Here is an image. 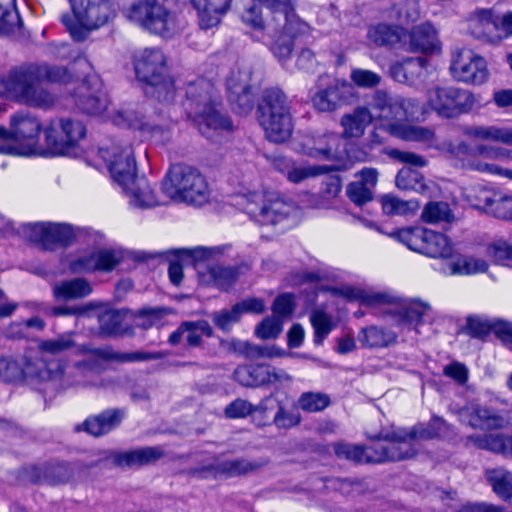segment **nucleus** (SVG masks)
Wrapping results in <instances>:
<instances>
[{"label": "nucleus", "mask_w": 512, "mask_h": 512, "mask_svg": "<svg viewBox=\"0 0 512 512\" xmlns=\"http://www.w3.org/2000/svg\"><path fill=\"white\" fill-rule=\"evenodd\" d=\"M174 254L177 257V260L170 262L168 275L171 283L178 286L183 279V266L179 260L187 258L192 261L199 262L210 257L211 250L204 247H196L193 249L182 248L175 250Z\"/></svg>", "instance_id": "40"}, {"label": "nucleus", "mask_w": 512, "mask_h": 512, "mask_svg": "<svg viewBox=\"0 0 512 512\" xmlns=\"http://www.w3.org/2000/svg\"><path fill=\"white\" fill-rule=\"evenodd\" d=\"M78 352L85 355V357L77 361L73 368L76 374L81 377L83 386L96 388H106L110 383V380L100 377L107 369L105 362H144L160 360L166 356L162 351L120 352L114 350L111 346L93 347L90 345L79 346Z\"/></svg>", "instance_id": "2"}, {"label": "nucleus", "mask_w": 512, "mask_h": 512, "mask_svg": "<svg viewBox=\"0 0 512 512\" xmlns=\"http://www.w3.org/2000/svg\"><path fill=\"white\" fill-rule=\"evenodd\" d=\"M126 16L144 30L165 38L173 37L181 28L177 14L166 5V0H137Z\"/></svg>", "instance_id": "8"}, {"label": "nucleus", "mask_w": 512, "mask_h": 512, "mask_svg": "<svg viewBox=\"0 0 512 512\" xmlns=\"http://www.w3.org/2000/svg\"><path fill=\"white\" fill-rule=\"evenodd\" d=\"M472 92L454 86H435L426 93L427 106L442 118L468 113L475 105Z\"/></svg>", "instance_id": "12"}, {"label": "nucleus", "mask_w": 512, "mask_h": 512, "mask_svg": "<svg viewBox=\"0 0 512 512\" xmlns=\"http://www.w3.org/2000/svg\"><path fill=\"white\" fill-rule=\"evenodd\" d=\"M267 463V460L251 461L244 458L224 460L214 465L195 469L192 471V474L201 478L217 476L237 477L255 473L267 465Z\"/></svg>", "instance_id": "23"}, {"label": "nucleus", "mask_w": 512, "mask_h": 512, "mask_svg": "<svg viewBox=\"0 0 512 512\" xmlns=\"http://www.w3.org/2000/svg\"><path fill=\"white\" fill-rule=\"evenodd\" d=\"M41 131L39 120L29 113H15L10 130L0 127V153L29 156L36 152Z\"/></svg>", "instance_id": "9"}, {"label": "nucleus", "mask_w": 512, "mask_h": 512, "mask_svg": "<svg viewBox=\"0 0 512 512\" xmlns=\"http://www.w3.org/2000/svg\"><path fill=\"white\" fill-rule=\"evenodd\" d=\"M329 404V396L319 392H305L298 399V406L307 412L324 410Z\"/></svg>", "instance_id": "63"}, {"label": "nucleus", "mask_w": 512, "mask_h": 512, "mask_svg": "<svg viewBox=\"0 0 512 512\" xmlns=\"http://www.w3.org/2000/svg\"><path fill=\"white\" fill-rule=\"evenodd\" d=\"M182 106L187 117L206 138H213L219 131L232 129L230 118L217 109L216 91L207 79L199 78L187 84Z\"/></svg>", "instance_id": "1"}, {"label": "nucleus", "mask_w": 512, "mask_h": 512, "mask_svg": "<svg viewBox=\"0 0 512 512\" xmlns=\"http://www.w3.org/2000/svg\"><path fill=\"white\" fill-rule=\"evenodd\" d=\"M334 452L339 459H345L354 463H371L368 457L373 454L372 445L364 447L349 443H336L333 445Z\"/></svg>", "instance_id": "51"}, {"label": "nucleus", "mask_w": 512, "mask_h": 512, "mask_svg": "<svg viewBox=\"0 0 512 512\" xmlns=\"http://www.w3.org/2000/svg\"><path fill=\"white\" fill-rule=\"evenodd\" d=\"M98 155L106 163L112 179L122 189L129 187L137 177V167L134 151L130 143L118 142L110 146L101 147Z\"/></svg>", "instance_id": "14"}, {"label": "nucleus", "mask_w": 512, "mask_h": 512, "mask_svg": "<svg viewBox=\"0 0 512 512\" xmlns=\"http://www.w3.org/2000/svg\"><path fill=\"white\" fill-rule=\"evenodd\" d=\"M310 321L314 328V342L321 344L333 328L331 316L322 310H314L310 315Z\"/></svg>", "instance_id": "61"}, {"label": "nucleus", "mask_w": 512, "mask_h": 512, "mask_svg": "<svg viewBox=\"0 0 512 512\" xmlns=\"http://www.w3.org/2000/svg\"><path fill=\"white\" fill-rule=\"evenodd\" d=\"M181 329L185 330V339L189 346H199L201 335L211 337L213 329L206 320L186 321L181 323Z\"/></svg>", "instance_id": "55"}, {"label": "nucleus", "mask_w": 512, "mask_h": 512, "mask_svg": "<svg viewBox=\"0 0 512 512\" xmlns=\"http://www.w3.org/2000/svg\"><path fill=\"white\" fill-rule=\"evenodd\" d=\"M332 170L327 165L295 166L290 164L286 172L287 179L292 183H300L308 178L328 173Z\"/></svg>", "instance_id": "57"}, {"label": "nucleus", "mask_w": 512, "mask_h": 512, "mask_svg": "<svg viewBox=\"0 0 512 512\" xmlns=\"http://www.w3.org/2000/svg\"><path fill=\"white\" fill-rule=\"evenodd\" d=\"M134 67L137 78L153 86L160 101L168 103L174 99V82L167 74L166 58L160 49L146 48L138 53Z\"/></svg>", "instance_id": "10"}, {"label": "nucleus", "mask_w": 512, "mask_h": 512, "mask_svg": "<svg viewBox=\"0 0 512 512\" xmlns=\"http://www.w3.org/2000/svg\"><path fill=\"white\" fill-rule=\"evenodd\" d=\"M495 196V191L479 186L469 190L466 198L472 207L489 213Z\"/></svg>", "instance_id": "62"}, {"label": "nucleus", "mask_w": 512, "mask_h": 512, "mask_svg": "<svg viewBox=\"0 0 512 512\" xmlns=\"http://www.w3.org/2000/svg\"><path fill=\"white\" fill-rule=\"evenodd\" d=\"M49 373L43 367H36L30 361L22 367L16 360L10 358L0 359V380L4 382H17L24 378L45 380Z\"/></svg>", "instance_id": "29"}, {"label": "nucleus", "mask_w": 512, "mask_h": 512, "mask_svg": "<svg viewBox=\"0 0 512 512\" xmlns=\"http://www.w3.org/2000/svg\"><path fill=\"white\" fill-rule=\"evenodd\" d=\"M465 136L512 146V126L500 125H470L463 130Z\"/></svg>", "instance_id": "33"}, {"label": "nucleus", "mask_w": 512, "mask_h": 512, "mask_svg": "<svg viewBox=\"0 0 512 512\" xmlns=\"http://www.w3.org/2000/svg\"><path fill=\"white\" fill-rule=\"evenodd\" d=\"M227 98L232 110L239 115H248L254 109L255 94L253 89L227 93Z\"/></svg>", "instance_id": "59"}, {"label": "nucleus", "mask_w": 512, "mask_h": 512, "mask_svg": "<svg viewBox=\"0 0 512 512\" xmlns=\"http://www.w3.org/2000/svg\"><path fill=\"white\" fill-rule=\"evenodd\" d=\"M458 420L473 429L498 430L505 428L509 421L495 409L478 403H469L455 411Z\"/></svg>", "instance_id": "20"}, {"label": "nucleus", "mask_w": 512, "mask_h": 512, "mask_svg": "<svg viewBox=\"0 0 512 512\" xmlns=\"http://www.w3.org/2000/svg\"><path fill=\"white\" fill-rule=\"evenodd\" d=\"M390 17L400 24L415 22L420 17L417 0H402L394 4L390 10Z\"/></svg>", "instance_id": "54"}, {"label": "nucleus", "mask_w": 512, "mask_h": 512, "mask_svg": "<svg viewBox=\"0 0 512 512\" xmlns=\"http://www.w3.org/2000/svg\"><path fill=\"white\" fill-rule=\"evenodd\" d=\"M432 310L429 303L421 300H413L398 311L399 323L408 328L417 329L423 322V318Z\"/></svg>", "instance_id": "47"}, {"label": "nucleus", "mask_w": 512, "mask_h": 512, "mask_svg": "<svg viewBox=\"0 0 512 512\" xmlns=\"http://www.w3.org/2000/svg\"><path fill=\"white\" fill-rule=\"evenodd\" d=\"M388 235L410 250L434 258H452L453 246L442 233L424 227L394 229Z\"/></svg>", "instance_id": "11"}, {"label": "nucleus", "mask_w": 512, "mask_h": 512, "mask_svg": "<svg viewBox=\"0 0 512 512\" xmlns=\"http://www.w3.org/2000/svg\"><path fill=\"white\" fill-rule=\"evenodd\" d=\"M165 456L160 446H147L127 451L116 452L112 455L113 463L121 468H135L154 464Z\"/></svg>", "instance_id": "27"}, {"label": "nucleus", "mask_w": 512, "mask_h": 512, "mask_svg": "<svg viewBox=\"0 0 512 512\" xmlns=\"http://www.w3.org/2000/svg\"><path fill=\"white\" fill-rule=\"evenodd\" d=\"M269 365L248 364L238 366L233 373L235 381L245 387H260L269 384Z\"/></svg>", "instance_id": "37"}, {"label": "nucleus", "mask_w": 512, "mask_h": 512, "mask_svg": "<svg viewBox=\"0 0 512 512\" xmlns=\"http://www.w3.org/2000/svg\"><path fill=\"white\" fill-rule=\"evenodd\" d=\"M0 94L28 106L47 109L54 103L53 95L41 86L37 64L11 68L0 76Z\"/></svg>", "instance_id": "5"}, {"label": "nucleus", "mask_w": 512, "mask_h": 512, "mask_svg": "<svg viewBox=\"0 0 512 512\" xmlns=\"http://www.w3.org/2000/svg\"><path fill=\"white\" fill-rule=\"evenodd\" d=\"M241 267H224L221 265H212L207 267V271L199 270L201 281L207 284H214L220 289H228L238 278Z\"/></svg>", "instance_id": "42"}, {"label": "nucleus", "mask_w": 512, "mask_h": 512, "mask_svg": "<svg viewBox=\"0 0 512 512\" xmlns=\"http://www.w3.org/2000/svg\"><path fill=\"white\" fill-rule=\"evenodd\" d=\"M272 401V395L264 398L258 405H253L247 400L238 398L231 402L225 408V415L227 418L236 419V418H244L253 412H261L265 413L271 407L269 403Z\"/></svg>", "instance_id": "50"}, {"label": "nucleus", "mask_w": 512, "mask_h": 512, "mask_svg": "<svg viewBox=\"0 0 512 512\" xmlns=\"http://www.w3.org/2000/svg\"><path fill=\"white\" fill-rule=\"evenodd\" d=\"M78 22L88 29H96L104 25L110 15L107 0H69Z\"/></svg>", "instance_id": "25"}, {"label": "nucleus", "mask_w": 512, "mask_h": 512, "mask_svg": "<svg viewBox=\"0 0 512 512\" xmlns=\"http://www.w3.org/2000/svg\"><path fill=\"white\" fill-rule=\"evenodd\" d=\"M301 152L312 158L332 161L342 158L345 149L342 137L331 132L306 137L301 143Z\"/></svg>", "instance_id": "21"}, {"label": "nucleus", "mask_w": 512, "mask_h": 512, "mask_svg": "<svg viewBox=\"0 0 512 512\" xmlns=\"http://www.w3.org/2000/svg\"><path fill=\"white\" fill-rule=\"evenodd\" d=\"M444 424L442 419H433L427 428L413 427L409 431L396 428L390 431H381L379 439L372 445L373 454L368 457L370 462L382 463L385 461H401L413 457L416 454L413 441L419 439H431L438 435V430Z\"/></svg>", "instance_id": "4"}, {"label": "nucleus", "mask_w": 512, "mask_h": 512, "mask_svg": "<svg viewBox=\"0 0 512 512\" xmlns=\"http://www.w3.org/2000/svg\"><path fill=\"white\" fill-rule=\"evenodd\" d=\"M53 296L57 300H75L84 298L91 294V284L84 278H74L71 280L55 283L52 288Z\"/></svg>", "instance_id": "41"}, {"label": "nucleus", "mask_w": 512, "mask_h": 512, "mask_svg": "<svg viewBox=\"0 0 512 512\" xmlns=\"http://www.w3.org/2000/svg\"><path fill=\"white\" fill-rule=\"evenodd\" d=\"M407 101L401 97H392L385 91H376L367 106L374 118L393 122H401L407 118Z\"/></svg>", "instance_id": "26"}, {"label": "nucleus", "mask_w": 512, "mask_h": 512, "mask_svg": "<svg viewBox=\"0 0 512 512\" xmlns=\"http://www.w3.org/2000/svg\"><path fill=\"white\" fill-rule=\"evenodd\" d=\"M470 34L479 40H492V33L498 28V21L489 9H477L468 18Z\"/></svg>", "instance_id": "36"}, {"label": "nucleus", "mask_w": 512, "mask_h": 512, "mask_svg": "<svg viewBox=\"0 0 512 512\" xmlns=\"http://www.w3.org/2000/svg\"><path fill=\"white\" fill-rule=\"evenodd\" d=\"M384 128L396 137L406 141L420 142L427 146H433L435 143V133L433 130L415 125H403L400 122L388 123Z\"/></svg>", "instance_id": "35"}, {"label": "nucleus", "mask_w": 512, "mask_h": 512, "mask_svg": "<svg viewBox=\"0 0 512 512\" xmlns=\"http://www.w3.org/2000/svg\"><path fill=\"white\" fill-rule=\"evenodd\" d=\"M86 135L84 124L76 119L61 118L52 121L45 129L47 146L56 154L71 155L80 140Z\"/></svg>", "instance_id": "15"}, {"label": "nucleus", "mask_w": 512, "mask_h": 512, "mask_svg": "<svg viewBox=\"0 0 512 512\" xmlns=\"http://www.w3.org/2000/svg\"><path fill=\"white\" fill-rule=\"evenodd\" d=\"M232 0H191L198 12L199 24L203 29L217 26L230 9Z\"/></svg>", "instance_id": "31"}, {"label": "nucleus", "mask_w": 512, "mask_h": 512, "mask_svg": "<svg viewBox=\"0 0 512 512\" xmlns=\"http://www.w3.org/2000/svg\"><path fill=\"white\" fill-rule=\"evenodd\" d=\"M123 190L130 195V202L135 207L152 208L161 204L150 183L144 177L137 176L135 180L129 184V187Z\"/></svg>", "instance_id": "38"}, {"label": "nucleus", "mask_w": 512, "mask_h": 512, "mask_svg": "<svg viewBox=\"0 0 512 512\" xmlns=\"http://www.w3.org/2000/svg\"><path fill=\"white\" fill-rule=\"evenodd\" d=\"M74 335L72 332L62 333L55 338L41 341L38 348L42 353L50 355L65 353L76 347Z\"/></svg>", "instance_id": "53"}, {"label": "nucleus", "mask_w": 512, "mask_h": 512, "mask_svg": "<svg viewBox=\"0 0 512 512\" xmlns=\"http://www.w3.org/2000/svg\"><path fill=\"white\" fill-rule=\"evenodd\" d=\"M488 269L486 261L478 258L459 256L446 263L441 272L445 275H470L485 272Z\"/></svg>", "instance_id": "44"}, {"label": "nucleus", "mask_w": 512, "mask_h": 512, "mask_svg": "<svg viewBox=\"0 0 512 512\" xmlns=\"http://www.w3.org/2000/svg\"><path fill=\"white\" fill-rule=\"evenodd\" d=\"M465 445L502 454L503 434H473L466 437Z\"/></svg>", "instance_id": "56"}, {"label": "nucleus", "mask_w": 512, "mask_h": 512, "mask_svg": "<svg viewBox=\"0 0 512 512\" xmlns=\"http://www.w3.org/2000/svg\"><path fill=\"white\" fill-rule=\"evenodd\" d=\"M112 122L122 128L137 129L157 143H164L170 138V120L165 119L161 123L144 121L143 117L132 108L118 110L113 115Z\"/></svg>", "instance_id": "19"}, {"label": "nucleus", "mask_w": 512, "mask_h": 512, "mask_svg": "<svg viewBox=\"0 0 512 512\" xmlns=\"http://www.w3.org/2000/svg\"><path fill=\"white\" fill-rule=\"evenodd\" d=\"M380 202L383 212L387 215H405L418 207L416 201H404L390 194L382 196Z\"/></svg>", "instance_id": "58"}, {"label": "nucleus", "mask_w": 512, "mask_h": 512, "mask_svg": "<svg viewBox=\"0 0 512 512\" xmlns=\"http://www.w3.org/2000/svg\"><path fill=\"white\" fill-rule=\"evenodd\" d=\"M241 19L245 25L253 31L261 33L262 36L267 35V24L262 18V11L258 4L252 3L241 14Z\"/></svg>", "instance_id": "64"}, {"label": "nucleus", "mask_w": 512, "mask_h": 512, "mask_svg": "<svg viewBox=\"0 0 512 512\" xmlns=\"http://www.w3.org/2000/svg\"><path fill=\"white\" fill-rule=\"evenodd\" d=\"M317 86L312 104L320 112L335 111L352 96L353 87L349 82L327 74L318 77Z\"/></svg>", "instance_id": "18"}, {"label": "nucleus", "mask_w": 512, "mask_h": 512, "mask_svg": "<svg viewBox=\"0 0 512 512\" xmlns=\"http://www.w3.org/2000/svg\"><path fill=\"white\" fill-rule=\"evenodd\" d=\"M125 313L121 310L108 309L98 316L99 331L101 336L110 337L121 331Z\"/></svg>", "instance_id": "52"}, {"label": "nucleus", "mask_w": 512, "mask_h": 512, "mask_svg": "<svg viewBox=\"0 0 512 512\" xmlns=\"http://www.w3.org/2000/svg\"><path fill=\"white\" fill-rule=\"evenodd\" d=\"M309 31L310 26L295 13L293 0H290L285 9H279L272 14L271 20L267 23V36L282 34L293 40Z\"/></svg>", "instance_id": "22"}, {"label": "nucleus", "mask_w": 512, "mask_h": 512, "mask_svg": "<svg viewBox=\"0 0 512 512\" xmlns=\"http://www.w3.org/2000/svg\"><path fill=\"white\" fill-rule=\"evenodd\" d=\"M46 467L47 463L23 466L15 471L16 479L21 484L46 483Z\"/></svg>", "instance_id": "60"}, {"label": "nucleus", "mask_w": 512, "mask_h": 512, "mask_svg": "<svg viewBox=\"0 0 512 512\" xmlns=\"http://www.w3.org/2000/svg\"><path fill=\"white\" fill-rule=\"evenodd\" d=\"M408 50L423 54L440 51V41L435 27L429 22L414 26L409 32Z\"/></svg>", "instance_id": "30"}, {"label": "nucleus", "mask_w": 512, "mask_h": 512, "mask_svg": "<svg viewBox=\"0 0 512 512\" xmlns=\"http://www.w3.org/2000/svg\"><path fill=\"white\" fill-rule=\"evenodd\" d=\"M124 410L119 408L107 409L100 414L88 417L83 423L75 426V431L99 437L117 428L124 418Z\"/></svg>", "instance_id": "28"}, {"label": "nucleus", "mask_w": 512, "mask_h": 512, "mask_svg": "<svg viewBox=\"0 0 512 512\" xmlns=\"http://www.w3.org/2000/svg\"><path fill=\"white\" fill-rule=\"evenodd\" d=\"M162 191L171 200L201 206L209 200L210 190L202 173L186 164L171 166L162 181Z\"/></svg>", "instance_id": "7"}, {"label": "nucleus", "mask_w": 512, "mask_h": 512, "mask_svg": "<svg viewBox=\"0 0 512 512\" xmlns=\"http://www.w3.org/2000/svg\"><path fill=\"white\" fill-rule=\"evenodd\" d=\"M77 230L67 223L36 222L23 224L19 232L42 249L53 251L69 246L75 240Z\"/></svg>", "instance_id": "13"}, {"label": "nucleus", "mask_w": 512, "mask_h": 512, "mask_svg": "<svg viewBox=\"0 0 512 512\" xmlns=\"http://www.w3.org/2000/svg\"><path fill=\"white\" fill-rule=\"evenodd\" d=\"M397 334L388 328L370 325L362 328L357 335L359 343L369 349H380L394 345L397 342Z\"/></svg>", "instance_id": "34"}, {"label": "nucleus", "mask_w": 512, "mask_h": 512, "mask_svg": "<svg viewBox=\"0 0 512 512\" xmlns=\"http://www.w3.org/2000/svg\"><path fill=\"white\" fill-rule=\"evenodd\" d=\"M450 72L458 82L470 85H481L489 77L486 60L468 48L453 51Z\"/></svg>", "instance_id": "16"}, {"label": "nucleus", "mask_w": 512, "mask_h": 512, "mask_svg": "<svg viewBox=\"0 0 512 512\" xmlns=\"http://www.w3.org/2000/svg\"><path fill=\"white\" fill-rule=\"evenodd\" d=\"M421 218L425 223L432 225L452 224L456 221L450 205L443 201L428 202L422 210Z\"/></svg>", "instance_id": "46"}, {"label": "nucleus", "mask_w": 512, "mask_h": 512, "mask_svg": "<svg viewBox=\"0 0 512 512\" xmlns=\"http://www.w3.org/2000/svg\"><path fill=\"white\" fill-rule=\"evenodd\" d=\"M396 186L401 190L414 191L422 195H429L431 188L424 176L417 170L404 167L396 175Z\"/></svg>", "instance_id": "45"}, {"label": "nucleus", "mask_w": 512, "mask_h": 512, "mask_svg": "<svg viewBox=\"0 0 512 512\" xmlns=\"http://www.w3.org/2000/svg\"><path fill=\"white\" fill-rule=\"evenodd\" d=\"M374 115L366 106H357L351 113L342 116L340 124L343 127V138H360L366 128L372 123Z\"/></svg>", "instance_id": "32"}, {"label": "nucleus", "mask_w": 512, "mask_h": 512, "mask_svg": "<svg viewBox=\"0 0 512 512\" xmlns=\"http://www.w3.org/2000/svg\"><path fill=\"white\" fill-rule=\"evenodd\" d=\"M485 476L493 492L512 505V473L504 467L488 469Z\"/></svg>", "instance_id": "43"}, {"label": "nucleus", "mask_w": 512, "mask_h": 512, "mask_svg": "<svg viewBox=\"0 0 512 512\" xmlns=\"http://www.w3.org/2000/svg\"><path fill=\"white\" fill-rule=\"evenodd\" d=\"M404 31L398 26L378 24L369 29L368 37L379 46L395 47L401 42Z\"/></svg>", "instance_id": "49"}, {"label": "nucleus", "mask_w": 512, "mask_h": 512, "mask_svg": "<svg viewBox=\"0 0 512 512\" xmlns=\"http://www.w3.org/2000/svg\"><path fill=\"white\" fill-rule=\"evenodd\" d=\"M123 258L124 254L120 249H100L74 260L71 263V269L75 273L110 272L122 262Z\"/></svg>", "instance_id": "24"}, {"label": "nucleus", "mask_w": 512, "mask_h": 512, "mask_svg": "<svg viewBox=\"0 0 512 512\" xmlns=\"http://www.w3.org/2000/svg\"><path fill=\"white\" fill-rule=\"evenodd\" d=\"M252 74V68L247 63H238L234 66L226 79L227 93L253 89L251 85Z\"/></svg>", "instance_id": "48"}, {"label": "nucleus", "mask_w": 512, "mask_h": 512, "mask_svg": "<svg viewBox=\"0 0 512 512\" xmlns=\"http://www.w3.org/2000/svg\"><path fill=\"white\" fill-rule=\"evenodd\" d=\"M257 113L259 123L270 142L283 143L291 137L294 125L290 102L281 89H265Z\"/></svg>", "instance_id": "6"}, {"label": "nucleus", "mask_w": 512, "mask_h": 512, "mask_svg": "<svg viewBox=\"0 0 512 512\" xmlns=\"http://www.w3.org/2000/svg\"><path fill=\"white\" fill-rule=\"evenodd\" d=\"M243 209L259 226L283 231L287 222L300 216L299 206L275 191H253L243 196Z\"/></svg>", "instance_id": "3"}, {"label": "nucleus", "mask_w": 512, "mask_h": 512, "mask_svg": "<svg viewBox=\"0 0 512 512\" xmlns=\"http://www.w3.org/2000/svg\"><path fill=\"white\" fill-rule=\"evenodd\" d=\"M426 64L427 60L423 57H410L402 62L392 64L390 75L399 83L411 84L422 75Z\"/></svg>", "instance_id": "39"}, {"label": "nucleus", "mask_w": 512, "mask_h": 512, "mask_svg": "<svg viewBox=\"0 0 512 512\" xmlns=\"http://www.w3.org/2000/svg\"><path fill=\"white\" fill-rule=\"evenodd\" d=\"M102 86L100 76L93 70L89 71L74 90L76 107L83 113L94 116L106 111L109 99Z\"/></svg>", "instance_id": "17"}]
</instances>
